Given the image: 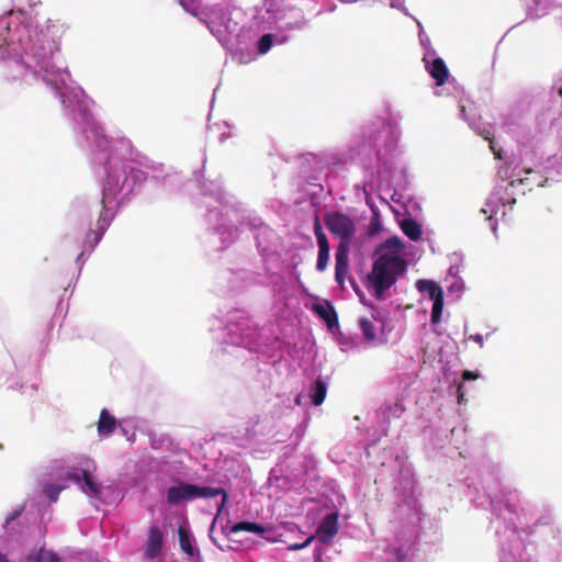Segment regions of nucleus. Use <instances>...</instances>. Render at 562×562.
Wrapping results in <instances>:
<instances>
[{
  "label": "nucleus",
  "mask_w": 562,
  "mask_h": 562,
  "mask_svg": "<svg viewBox=\"0 0 562 562\" xmlns=\"http://www.w3.org/2000/svg\"><path fill=\"white\" fill-rule=\"evenodd\" d=\"M404 244L398 237L386 239L378 250V258L367 276L368 290L376 300H384L385 292L403 277L407 262L403 258Z\"/></svg>",
  "instance_id": "1"
},
{
  "label": "nucleus",
  "mask_w": 562,
  "mask_h": 562,
  "mask_svg": "<svg viewBox=\"0 0 562 562\" xmlns=\"http://www.w3.org/2000/svg\"><path fill=\"white\" fill-rule=\"evenodd\" d=\"M222 496L221 504L218 505V516L222 514L224 505L227 501V494L221 487H200L194 484L180 483L177 486L167 488V502L169 505H177L184 501H192L195 498H213Z\"/></svg>",
  "instance_id": "2"
},
{
  "label": "nucleus",
  "mask_w": 562,
  "mask_h": 562,
  "mask_svg": "<svg viewBox=\"0 0 562 562\" xmlns=\"http://www.w3.org/2000/svg\"><path fill=\"white\" fill-rule=\"evenodd\" d=\"M327 229L339 238L338 246L350 249V244L356 234V225L352 218L342 212L334 211L324 215Z\"/></svg>",
  "instance_id": "3"
},
{
  "label": "nucleus",
  "mask_w": 562,
  "mask_h": 562,
  "mask_svg": "<svg viewBox=\"0 0 562 562\" xmlns=\"http://www.w3.org/2000/svg\"><path fill=\"white\" fill-rule=\"evenodd\" d=\"M416 289L420 293H425L429 296L430 300L434 301L432 310H431V323L437 324L441 319L442 311H443V290L439 285V283L432 280H418L416 282Z\"/></svg>",
  "instance_id": "4"
},
{
  "label": "nucleus",
  "mask_w": 562,
  "mask_h": 562,
  "mask_svg": "<svg viewBox=\"0 0 562 562\" xmlns=\"http://www.w3.org/2000/svg\"><path fill=\"white\" fill-rule=\"evenodd\" d=\"M349 272V249L344 246H337L335 252V280L341 289Z\"/></svg>",
  "instance_id": "5"
},
{
  "label": "nucleus",
  "mask_w": 562,
  "mask_h": 562,
  "mask_svg": "<svg viewBox=\"0 0 562 562\" xmlns=\"http://www.w3.org/2000/svg\"><path fill=\"white\" fill-rule=\"evenodd\" d=\"M338 532V517L336 514H328L319 524L316 535L322 543H328Z\"/></svg>",
  "instance_id": "6"
},
{
  "label": "nucleus",
  "mask_w": 562,
  "mask_h": 562,
  "mask_svg": "<svg viewBox=\"0 0 562 562\" xmlns=\"http://www.w3.org/2000/svg\"><path fill=\"white\" fill-rule=\"evenodd\" d=\"M164 544V533L157 526L148 529V537L145 546V555L149 559L158 557Z\"/></svg>",
  "instance_id": "7"
},
{
  "label": "nucleus",
  "mask_w": 562,
  "mask_h": 562,
  "mask_svg": "<svg viewBox=\"0 0 562 562\" xmlns=\"http://www.w3.org/2000/svg\"><path fill=\"white\" fill-rule=\"evenodd\" d=\"M425 67L431 78L436 81V86H443L449 77V70L442 58H435L432 61H428L427 58L423 59Z\"/></svg>",
  "instance_id": "8"
},
{
  "label": "nucleus",
  "mask_w": 562,
  "mask_h": 562,
  "mask_svg": "<svg viewBox=\"0 0 562 562\" xmlns=\"http://www.w3.org/2000/svg\"><path fill=\"white\" fill-rule=\"evenodd\" d=\"M68 477L78 484L81 482L82 479L83 485L81 486V490L85 493H90L94 497H99V495L101 494L102 485L91 476L88 470H82L81 474L77 472L69 473Z\"/></svg>",
  "instance_id": "9"
},
{
  "label": "nucleus",
  "mask_w": 562,
  "mask_h": 562,
  "mask_svg": "<svg viewBox=\"0 0 562 562\" xmlns=\"http://www.w3.org/2000/svg\"><path fill=\"white\" fill-rule=\"evenodd\" d=\"M223 530L225 532V535L227 536V539H228V542H229V548L232 550H239L240 547H241V541L236 539V535L239 532V531H246V520H241L239 522H236V524H232V521H227L224 526H223Z\"/></svg>",
  "instance_id": "10"
},
{
  "label": "nucleus",
  "mask_w": 562,
  "mask_h": 562,
  "mask_svg": "<svg viewBox=\"0 0 562 562\" xmlns=\"http://www.w3.org/2000/svg\"><path fill=\"white\" fill-rule=\"evenodd\" d=\"M125 181L126 175L124 171L120 175L110 172L103 187V201L105 200V198H109L120 192Z\"/></svg>",
  "instance_id": "11"
},
{
  "label": "nucleus",
  "mask_w": 562,
  "mask_h": 562,
  "mask_svg": "<svg viewBox=\"0 0 562 562\" xmlns=\"http://www.w3.org/2000/svg\"><path fill=\"white\" fill-rule=\"evenodd\" d=\"M313 311L326 322L328 328H333L338 325L337 313L328 301H326L325 304H314Z\"/></svg>",
  "instance_id": "12"
},
{
  "label": "nucleus",
  "mask_w": 562,
  "mask_h": 562,
  "mask_svg": "<svg viewBox=\"0 0 562 562\" xmlns=\"http://www.w3.org/2000/svg\"><path fill=\"white\" fill-rule=\"evenodd\" d=\"M116 428V419L109 413L108 409L103 408L100 412L98 420V434L100 437H108L114 432Z\"/></svg>",
  "instance_id": "13"
},
{
  "label": "nucleus",
  "mask_w": 562,
  "mask_h": 562,
  "mask_svg": "<svg viewBox=\"0 0 562 562\" xmlns=\"http://www.w3.org/2000/svg\"><path fill=\"white\" fill-rule=\"evenodd\" d=\"M402 232L413 241L420 239L423 231L420 224L414 218H404L401 222Z\"/></svg>",
  "instance_id": "14"
},
{
  "label": "nucleus",
  "mask_w": 562,
  "mask_h": 562,
  "mask_svg": "<svg viewBox=\"0 0 562 562\" xmlns=\"http://www.w3.org/2000/svg\"><path fill=\"white\" fill-rule=\"evenodd\" d=\"M327 394V385L321 379H317L310 389V397L315 406L323 404Z\"/></svg>",
  "instance_id": "15"
},
{
  "label": "nucleus",
  "mask_w": 562,
  "mask_h": 562,
  "mask_svg": "<svg viewBox=\"0 0 562 562\" xmlns=\"http://www.w3.org/2000/svg\"><path fill=\"white\" fill-rule=\"evenodd\" d=\"M178 536L181 550L189 557H193L195 553V549L192 544V539L189 530L182 526H179Z\"/></svg>",
  "instance_id": "16"
},
{
  "label": "nucleus",
  "mask_w": 562,
  "mask_h": 562,
  "mask_svg": "<svg viewBox=\"0 0 562 562\" xmlns=\"http://www.w3.org/2000/svg\"><path fill=\"white\" fill-rule=\"evenodd\" d=\"M317 245H318V255H317L316 269L319 272H323L327 269V266H328L330 246H329V243L317 244Z\"/></svg>",
  "instance_id": "17"
},
{
  "label": "nucleus",
  "mask_w": 562,
  "mask_h": 562,
  "mask_svg": "<svg viewBox=\"0 0 562 562\" xmlns=\"http://www.w3.org/2000/svg\"><path fill=\"white\" fill-rule=\"evenodd\" d=\"M248 532L262 533L265 535L263 538L269 542L281 541V539H279L280 535L277 536L272 528H265L255 522L248 521Z\"/></svg>",
  "instance_id": "18"
},
{
  "label": "nucleus",
  "mask_w": 562,
  "mask_h": 562,
  "mask_svg": "<svg viewBox=\"0 0 562 562\" xmlns=\"http://www.w3.org/2000/svg\"><path fill=\"white\" fill-rule=\"evenodd\" d=\"M29 560L34 562H60L55 552L46 549H40L36 553L30 555Z\"/></svg>",
  "instance_id": "19"
},
{
  "label": "nucleus",
  "mask_w": 562,
  "mask_h": 562,
  "mask_svg": "<svg viewBox=\"0 0 562 562\" xmlns=\"http://www.w3.org/2000/svg\"><path fill=\"white\" fill-rule=\"evenodd\" d=\"M359 326L366 340L372 341L375 339V326L370 319L360 318Z\"/></svg>",
  "instance_id": "20"
},
{
  "label": "nucleus",
  "mask_w": 562,
  "mask_h": 562,
  "mask_svg": "<svg viewBox=\"0 0 562 562\" xmlns=\"http://www.w3.org/2000/svg\"><path fill=\"white\" fill-rule=\"evenodd\" d=\"M273 34H263L258 42V53L266 54L271 48L273 44Z\"/></svg>",
  "instance_id": "21"
},
{
  "label": "nucleus",
  "mask_w": 562,
  "mask_h": 562,
  "mask_svg": "<svg viewBox=\"0 0 562 562\" xmlns=\"http://www.w3.org/2000/svg\"><path fill=\"white\" fill-rule=\"evenodd\" d=\"M64 490V486L48 484L45 486V494L49 498L50 502H57L59 493Z\"/></svg>",
  "instance_id": "22"
},
{
  "label": "nucleus",
  "mask_w": 562,
  "mask_h": 562,
  "mask_svg": "<svg viewBox=\"0 0 562 562\" xmlns=\"http://www.w3.org/2000/svg\"><path fill=\"white\" fill-rule=\"evenodd\" d=\"M314 234L317 239V244L329 243L327 239V236L325 235V233L323 231L321 221L317 216L315 217V222H314Z\"/></svg>",
  "instance_id": "23"
},
{
  "label": "nucleus",
  "mask_w": 562,
  "mask_h": 562,
  "mask_svg": "<svg viewBox=\"0 0 562 562\" xmlns=\"http://www.w3.org/2000/svg\"><path fill=\"white\" fill-rule=\"evenodd\" d=\"M314 540V536H310L304 542L302 543H290L288 546V549L291 550V551H297V550H301V549H304L306 548L307 546H310V543Z\"/></svg>",
  "instance_id": "24"
},
{
  "label": "nucleus",
  "mask_w": 562,
  "mask_h": 562,
  "mask_svg": "<svg viewBox=\"0 0 562 562\" xmlns=\"http://www.w3.org/2000/svg\"><path fill=\"white\" fill-rule=\"evenodd\" d=\"M130 175L137 181H144L146 179L145 172L139 169H131Z\"/></svg>",
  "instance_id": "25"
},
{
  "label": "nucleus",
  "mask_w": 562,
  "mask_h": 562,
  "mask_svg": "<svg viewBox=\"0 0 562 562\" xmlns=\"http://www.w3.org/2000/svg\"><path fill=\"white\" fill-rule=\"evenodd\" d=\"M480 134L484 137V139L490 142L491 148L494 150L493 147V133L488 128H483Z\"/></svg>",
  "instance_id": "26"
},
{
  "label": "nucleus",
  "mask_w": 562,
  "mask_h": 562,
  "mask_svg": "<svg viewBox=\"0 0 562 562\" xmlns=\"http://www.w3.org/2000/svg\"><path fill=\"white\" fill-rule=\"evenodd\" d=\"M22 514V509H14L12 510L8 516H7V519H5V524L9 525L10 522H12L13 520H15L16 518H19Z\"/></svg>",
  "instance_id": "27"
},
{
  "label": "nucleus",
  "mask_w": 562,
  "mask_h": 562,
  "mask_svg": "<svg viewBox=\"0 0 562 562\" xmlns=\"http://www.w3.org/2000/svg\"><path fill=\"white\" fill-rule=\"evenodd\" d=\"M479 378V373L477 372H473V371H470V370H465L463 371L462 373V380L463 381H470V380H475Z\"/></svg>",
  "instance_id": "28"
},
{
  "label": "nucleus",
  "mask_w": 562,
  "mask_h": 562,
  "mask_svg": "<svg viewBox=\"0 0 562 562\" xmlns=\"http://www.w3.org/2000/svg\"><path fill=\"white\" fill-rule=\"evenodd\" d=\"M470 340H473L474 342H476L480 347H483V344H484V339H483V336L480 335V334H476V335H471L469 337Z\"/></svg>",
  "instance_id": "29"
},
{
  "label": "nucleus",
  "mask_w": 562,
  "mask_h": 562,
  "mask_svg": "<svg viewBox=\"0 0 562 562\" xmlns=\"http://www.w3.org/2000/svg\"><path fill=\"white\" fill-rule=\"evenodd\" d=\"M462 389H463V385H462V384H460V385L458 386V401H459V403H461V402H462V400H463V392H462Z\"/></svg>",
  "instance_id": "30"
},
{
  "label": "nucleus",
  "mask_w": 562,
  "mask_h": 562,
  "mask_svg": "<svg viewBox=\"0 0 562 562\" xmlns=\"http://www.w3.org/2000/svg\"><path fill=\"white\" fill-rule=\"evenodd\" d=\"M350 283H351L352 288L355 289V291L358 292L357 283L355 282V280L350 279Z\"/></svg>",
  "instance_id": "31"
},
{
  "label": "nucleus",
  "mask_w": 562,
  "mask_h": 562,
  "mask_svg": "<svg viewBox=\"0 0 562 562\" xmlns=\"http://www.w3.org/2000/svg\"><path fill=\"white\" fill-rule=\"evenodd\" d=\"M0 562H9L5 555L0 553Z\"/></svg>",
  "instance_id": "32"
},
{
  "label": "nucleus",
  "mask_w": 562,
  "mask_h": 562,
  "mask_svg": "<svg viewBox=\"0 0 562 562\" xmlns=\"http://www.w3.org/2000/svg\"><path fill=\"white\" fill-rule=\"evenodd\" d=\"M295 528H296V526L294 524H291L289 527V530H294Z\"/></svg>",
  "instance_id": "33"
},
{
  "label": "nucleus",
  "mask_w": 562,
  "mask_h": 562,
  "mask_svg": "<svg viewBox=\"0 0 562 562\" xmlns=\"http://www.w3.org/2000/svg\"><path fill=\"white\" fill-rule=\"evenodd\" d=\"M559 95L562 97V87L559 89Z\"/></svg>",
  "instance_id": "34"
},
{
  "label": "nucleus",
  "mask_w": 562,
  "mask_h": 562,
  "mask_svg": "<svg viewBox=\"0 0 562 562\" xmlns=\"http://www.w3.org/2000/svg\"><path fill=\"white\" fill-rule=\"evenodd\" d=\"M4 31L9 32L10 27L8 25H5L4 27Z\"/></svg>",
  "instance_id": "35"
}]
</instances>
